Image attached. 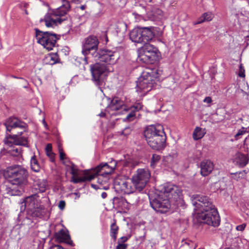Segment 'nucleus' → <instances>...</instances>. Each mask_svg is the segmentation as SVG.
Wrapping results in <instances>:
<instances>
[{
	"instance_id": "nucleus-37",
	"label": "nucleus",
	"mask_w": 249,
	"mask_h": 249,
	"mask_svg": "<svg viewBox=\"0 0 249 249\" xmlns=\"http://www.w3.org/2000/svg\"><path fill=\"white\" fill-rule=\"evenodd\" d=\"M59 152L60 156V159L61 160L63 161V163L66 165H69L67 163V159L66 157L65 154L64 153L62 149L59 147Z\"/></svg>"
},
{
	"instance_id": "nucleus-1",
	"label": "nucleus",
	"mask_w": 249,
	"mask_h": 249,
	"mask_svg": "<svg viewBox=\"0 0 249 249\" xmlns=\"http://www.w3.org/2000/svg\"><path fill=\"white\" fill-rule=\"evenodd\" d=\"M191 199L194 206L195 217L199 222L213 227L219 225L218 212L208 197L201 195H194Z\"/></svg>"
},
{
	"instance_id": "nucleus-11",
	"label": "nucleus",
	"mask_w": 249,
	"mask_h": 249,
	"mask_svg": "<svg viewBox=\"0 0 249 249\" xmlns=\"http://www.w3.org/2000/svg\"><path fill=\"white\" fill-rule=\"evenodd\" d=\"M151 177L149 170L147 169H138L132 177L133 184L136 186L137 191H142L148 182Z\"/></svg>"
},
{
	"instance_id": "nucleus-3",
	"label": "nucleus",
	"mask_w": 249,
	"mask_h": 249,
	"mask_svg": "<svg viewBox=\"0 0 249 249\" xmlns=\"http://www.w3.org/2000/svg\"><path fill=\"white\" fill-rule=\"evenodd\" d=\"M144 136L148 144L152 149L160 150L165 147L166 136L162 125L148 126L144 131Z\"/></svg>"
},
{
	"instance_id": "nucleus-16",
	"label": "nucleus",
	"mask_w": 249,
	"mask_h": 249,
	"mask_svg": "<svg viewBox=\"0 0 249 249\" xmlns=\"http://www.w3.org/2000/svg\"><path fill=\"white\" fill-rule=\"evenodd\" d=\"M40 204V200L37 195H32L27 197L21 203V210H27L28 213L33 211Z\"/></svg>"
},
{
	"instance_id": "nucleus-29",
	"label": "nucleus",
	"mask_w": 249,
	"mask_h": 249,
	"mask_svg": "<svg viewBox=\"0 0 249 249\" xmlns=\"http://www.w3.org/2000/svg\"><path fill=\"white\" fill-rule=\"evenodd\" d=\"M206 130L205 128H202L197 126L195 128L193 133V138L195 140H199L203 137L206 134Z\"/></svg>"
},
{
	"instance_id": "nucleus-14",
	"label": "nucleus",
	"mask_w": 249,
	"mask_h": 249,
	"mask_svg": "<svg viewBox=\"0 0 249 249\" xmlns=\"http://www.w3.org/2000/svg\"><path fill=\"white\" fill-rule=\"evenodd\" d=\"M114 183L115 187L124 194H132L137 190L136 186L133 184L132 178L127 179L117 178L115 180Z\"/></svg>"
},
{
	"instance_id": "nucleus-21",
	"label": "nucleus",
	"mask_w": 249,
	"mask_h": 249,
	"mask_svg": "<svg viewBox=\"0 0 249 249\" xmlns=\"http://www.w3.org/2000/svg\"><path fill=\"white\" fill-rule=\"evenodd\" d=\"M213 163L210 160H204L200 163V173L202 176H206L210 174L213 169Z\"/></svg>"
},
{
	"instance_id": "nucleus-4",
	"label": "nucleus",
	"mask_w": 249,
	"mask_h": 249,
	"mask_svg": "<svg viewBox=\"0 0 249 249\" xmlns=\"http://www.w3.org/2000/svg\"><path fill=\"white\" fill-rule=\"evenodd\" d=\"M160 74L161 71L156 68L145 69L137 82V91L145 94L150 91L159 81Z\"/></svg>"
},
{
	"instance_id": "nucleus-40",
	"label": "nucleus",
	"mask_w": 249,
	"mask_h": 249,
	"mask_svg": "<svg viewBox=\"0 0 249 249\" xmlns=\"http://www.w3.org/2000/svg\"><path fill=\"white\" fill-rule=\"evenodd\" d=\"M239 76L241 77H244L245 76V69L242 64H241L239 67Z\"/></svg>"
},
{
	"instance_id": "nucleus-19",
	"label": "nucleus",
	"mask_w": 249,
	"mask_h": 249,
	"mask_svg": "<svg viewBox=\"0 0 249 249\" xmlns=\"http://www.w3.org/2000/svg\"><path fill=\"white\" fill-rule=\"evenodd\" d=\"M56 240L59 242H63L71 246L73 243L71 239L70 235L67 230L62 229L56 232L54 235Z\"/></svg>"
},
{
	"instance_id": "nucleus-12",
	"label": "nucleus",
	"mask_w": 249,
	"mask_h": 249,
	"mask_svg": "<svg viewBox=\"0 0 249 249\" xmlns=\"http://www.w3.org/2000/svg\"><path fill=\"white\" fill-rule=\"evenodd\" d=\"M95 61L100 60L107 64V66H111L116 64L119 58V53L116 51L108 50H102L99 51L98 53H94Z\"/></svg>"
},
{
	"instance_id": "nucleus-36",
	"label": "nucleus",
	"mask_w": 249,
	"mask_h": 249,
	"mask_svg": "<svg viewBox=\"0 0 249 249\" xmlns=\"http://www.w3.org/2000/svg\"><path fill=\"white\" fill-rule=\"evenodd\" d=\"M160 159V157L157 154H153L151 158L150 166L154 168L156 164L159 162Z\"/></svg>"
},
{
	"instance_id": "nucleus-6",
	"label": "nucleus",
	"mask_w": 249,
	"mask_h": 249,
	"mask_svg": "<svg viewBox=\"0 0 249 249\" xmlns=\"http://www.w3.org/2000/svg\"><path fill=\"white\" fill-rule=\"evenodd\" d=\"M113 70L112 66H107L103 63H96L91 65L90 71L92 76L91 79L95 85L101 89V86L104 84L105 78Z\"/></svg>"
},
{
	"instance_id": "nucleus-49",
	"label": "nucleus",
	"mask_w": 249,
	"mask_h": 249,
	"mask_svg": "<svg viewBox=\"0 0 249 249\" xmlns=\"http://www.w3.org/2000/svg\"><path fill=\"white\" fill-rule=\"evenodd\" d=\"M101 196L103 198H105L107 196V194L106 192H103L101 194Z\"/></svg>"
},
{
	"instance_id": "nucleus-43",
	"label": "nucleus",
	"mask_w": 249,
	"mask_h": 249,
	"mask_svg": "<svg viewBox=\"0 0 249 249\" xmlns=\"http://www.w3.org/2000/svg\"><path fill=\"white\" fill-rule=\"evenodd\" d=\"M128 238L129 237L127 236H123L118 240V243L120 242L124 243L128 240Z\"/></svg>"
},
{
	"instance_id": "nucleus-22",
	"label": "nucleus",
	"mask_w": 249,
	"mask_h": 249,
	"mask_svg": "<svg viewBox=\"0 0 249 249\" xmlns=\"http://www.w3.org/2000/svg\"><path fill=\"white\" fill-rule=\"evenodd\" d=\"M142 108V105L141 103H137L134 106L131 107L129 108L127 107L126 110H124V111L127 112L130 111L128 114L126 118L124 119V121H132L135 116V112L140 110Z\"/></svg>"
},
{
	"instance_id": "nucleus-15",
	"label": "nucleus",
	"mask_w": 249,
	"mask_h": 249,
	"mask_svg": "<svg viewBox=\"0 0 249 249\" xmlns=\"http://www.w3.org/2000/svg\"><path fill=\"white\" fill-rule=\"evenodd\" d=\"M127 109L126 106L124 104L122 101L118 98H114L107 107L106 111L111 115H117L123 113V111Z\"/></svg>"
},
{
	"instance_id": "nucleus-52",
	"label": "nucleus",
	"mask_w": 249,
	"mask_h": 249,
	"mask_svg": "<svg viewBox=\"0 0 249 249\" xmlns=\"http://www.w3.org/2000/svg\"><path fill=\"white\" fill-rule=\"evenodd\" d=\"M99 116H100V117H104V116H105V113H103V112H102V113H101L99 114Z\"/></svg>"
},
{
	"instance_id": "nucleus-41",
	"label": "nucleus",
	"mask_w": 249,
	"mask_h": 249,
	"mask_svg": "<svg viewBox=\"0 0 249 249\" xmlns=\"http://www.w3.org/2000/svg\"><path fill=\"white\" fill-rule=\"evenodd\" d=\"M246 226V223L238 225L236 227V230L238 231H243L245 230Z\"/></svg>"
},
{
	"instance_id": "nucleus-27",
	"label": "nucleus",
	"mask_w": 249,
	"mask_h": 249,
	"mask_svg": "<svg viewBox=\"0 0 249 249\" xmlns=\"http://www.w3.org/2000/svg\"><path fill=\"white\" fill-rule=\"evenodd\" d=\"M247 173L245 170L230 173V178L236 181H241L246 177Z\"/></svg>"
},
{
	"instance_id": "nucleus-18",
	"label": "nucleus",
	"mask_w": 249,
	"mask_h": 249,
	"mask_svg": "<svg viewBox=\"0 0 249 249\" xmlns=\"http://www.w3.org/2000/svg\"><path fill=\"white\" fill-rule=\"evenodd\" d=\"M6 130L9 132L13 128L19 127L25 130L26 124L15 117L8 118L4 123Z\"/></svg>"
},
{
	"instance_id": "nucleus-46",
	"label": "nucleus",
	"mask_w": 249,
	"mask_h": 249,
	"mask_svg": "<svg viewBox=\"0 0 249 249\" xmlns=\"http://www.w3.org/2000/svg\"><path fill=\"white\" fill-rule=\"evenodd\" d=\"M203 102L204 103H206L207 104H211L212 102V98L211 97L208 96V97H206L204 100H203Z\"/></svg>"
},
{
	"instance_id": "nucleus-8",
	"label": "nucleus",
	"mask_w": 249,
	"mask_h": 249,
	"mask_svg": "<svg viewBox=\"0 0 249 249\" xmlns=\"http://www.w3.org/2000/svg\"><path fill=\"white\" fill-rule=\"evenodd\" d=\"M4 176L9 178L12 184L19 185L25 181L28 172L24 167L15 165L8 167L4 173Z\"/></svg>"
},
{
	"instance_id": "nucleus-50",
	"label": "nucleus",
	"mask_w": 249,
	"mask_h": 249,
	"mask_svg": "<svg viewBox=\"0 0 249 249\" xmlns=\"http://www.w3.org/2000/svg\"><path fill=\"white\" fill-rule=\"evenodd\" d=\"M24 82H25V83L26 84V85L24 86H23V88H25V89H27L28 88V82L27 80H26L25 79H23Z\"/></svg>"
},
{
	"instance_id": "nucleus-31",
	"label": "nucleus",
	"mask_w": 249,
	"mask_h": 249,
	"mask_svg": "<svg viewBox=\"0 0 249 249\" xmlns=\"http://www.w3.org/2000/svg\"><path fill=\"white\" fill-rule=\"evenodd\" d=\"M94 177L89 176L88 177L84 176L83 177H79L78 174L71 177V180L74 183H77L81 182H84L86 180H90L93 178Z\"/></svg>"
},
{
	"instance_id": "nucleus-10",
	"label": "nucleus",
	"mask_w": 249,
	"mask_h": 249,
	"mask_svg": "<svg viewBox=\"0 0 249 249\" xmlns=\"http://www.w3.org/2000/svg\"><path fill=\"white\" fill-rule=\"evenodd\" d=\"M36 38L37 42L48 51L53 50L56 40L58 39L55 34L49 32H42L38 30H36Z\"/></svg>"
},
{
	"instance_id": "nucleus-53",
	"label": "nucleus",
	"mask_w": 249,
	"mask_h": 249,
	"mask_svg": "<svg viewBox=\"0 0 249 249\" xmlns=\"http://www.w3.org/2000/svg\"><path fill=\"white\" fill-rule=\"evenodd\" d=\"M15 78H17V79H23V78L22 77H14Z\"/></svg>"
},
{
	"instance_id": "nucleus-42",
	"label": "nucleus",
	"mask_w": 249,
	"mask_h": 249,
	"mask_svg": "<svg viewBox=\"0 0 249 249\" xmlns=\"http://www.w3.org/2000/svg\"><path fill=\"white\" fill-rule=\"evenodd\" d=\"M47 155L50 158V160L52 162L54 161V154L51 151L50 152L46 153Z\"/></svg>"
},
{
	"instance_id": "nucleus-7",
	"label": "nucleus",
	"mask_w": 249,
	"mask_h": 249,
	"mask_svg": "<svg viewBox=\"0 0 249 249\" xmlns=\"http://www.w3.org/2000/svg\"><path fill=\"white\" fill-rule=\"evenodd\" d=\"M22 132L13 136L9 135L4 140L5 144L9 147L8 153L14 157L21 156V148L19 145L27 146V140L24 137H20Z\"/></svg>"
},
{
	"instance_id": "nucleus-32",
	"label": "nucleus",
	"mask_w": 249,
	"mask_h": 249,
	"mask_svg": "<svg viewBox=\"0 0 249 249\" xmlns=\"http://www.w3.org/2000/svg\"><path fill=\"white\" fill-rule=\"evenodd\" d=\"M30 164L33 171L35 172H38L40 171V166L35 155L31 158Z\"/></svg>"
},
{
	"instance_id": "nucleus-25",
	"label": "nucleus",
	"mask_w": 249,
	"mask_h": 249,
	"mask_svg": "<svg viewBox=\"0 0 249 249\" xmlns=\"http://www.w3.org/2000/svg\"><path fill=\"white\" fill-rule=\"evenodd\" d=\"M246 133H249V135L246 138L244 142L246 144L249 145V127H243L238 130L237 133L235 135L234 138L236 140H238L240 139L243 135Z\"/></svg>"
},
{
	"instance_id": "nucleus-5",
	"label": "nucleus",
	"mask_w": 249,
	"mask_h": 249,
	"mask_svg": "<svg viewBox=\"0 0 249 249\" xmlns=\"http://www.w3.org/2000/svg\"><path fill=\"white\" fill-rule=\"evenodd\" d=\"M63 4L59 8L46 14L43 18L39 20L40 23L44 24L48 28H54L65 20L62 17L66 15L70 8L69 3L62 0Z\"/></svg>"
},
{
	"instance_id": "nucleus-17",
	"label": "nucleus",
	"mask_w": 249,
	"mask_h": 249,
	"mask_svg": "<svg viewBox=\"0 0 249 249\" xmlns=\"http://www.w3.org/2000/svg\"><path fill=\"white\" fill-rule=\"evenodd\" d=\"M110 163L112 164L111 166L108 165L107 163L100 164L95 169L96 174H101L109 177V175L113 172L117 165V162L113 160L110 162Z\"/></svg>"
},
{
	"instance_id": "nucleus-9",
	"label": "nucleus",
	"mask_w": 249,
	"mask_h": 249,
	"mask_svg": "<svg viewBox=\"0 0 249 249\" xmlns=\"http://www.w3.org/2000/svg\"><path fill=\"white\" fill-rule=\"evenodd\" d=\"M153 27L134 28L130 33V39L134 42L145 43L152 40L154 36Z\"/></svg>"
},
{
	"instance_id": "nucleus-54",
	"label": "nucleus",
	"mask_w": 249,
	"mask_h": 249,
	"mask_svg": "<svg viewBox=\"0 0 249 249\" xmlns=\"http://www.w3.org/2000/svg\"><path fill=\"white\" fill-rule=\"evenodd\" d=\"M44 124L45 125H46V123L45 122V121H44Z\"/></svg>"
},
{
	"instance_id": "nucleus-13",
	"label": "nucleus",
	"mask_w": 249,
	"mask_h": 249,
	"mask_svg": "<svg viewBox=\"0 0 249 249\" xmlns=\"http://www.w3.org/2000/svg\"><path fill=\"white\" fill-rule=\"evenodd\" d=\"M99 41L96 37L94 36H90L84 40L82 45V53L83 55L86 56L90 55L94 59V53H98L97 51Z\"/></svg>"
},
{
	"instance_id": "nucleus-44",
	"label": "nucleus",
	"mask_w": 249,
	"mask_h": 249,
	"mask_svg": "<svg viewBox=\"0 0 249 249\" xmlns=\"http://www.w3.org/2000/svg\"><path fill=\"white\" fill-rule=\"evenodd\" d=\"M65 205H66L65 202L63 200H61L59 203L58 207L60 209L63 210L64 209V208L65 207Z\"/></svg>"
},
{
	"instance_id": "nucleus-48",
	"label": "nucleus",
	"mask_w": 249,
	"mask_h": 249,
	"mask_svg": "<svg viewBox=\"0 0 249 249\" xmlns=\"http://www.w3.org/2000/svg\"><path fill=\"white\" fill-rule=\"evenodd\" d=\"M51 249H64L59 245H54L51 248Z\"/></svg>"
},
{
	"instance_id": "nucleus-38",
	"label": "nucleus",
	"mask_w": 249,
	"mask_h": 249,
	"mask_svg": "<svg viewBox=\"0 0 249 249\" xmlns=\"http://www.w3.org/2000/svg\"><path fill=\"white\" fill-rule=\"evenodd\" d=\"M140 196L138 194H134L132 196V199L130 200V203L132 205H136L140 201Z\"/></svg>"
},
{
	"instance_id": "nucleus-56",
	"label": "nucleus",
	"mask_w": 249,
	"mask_h": 249,
	"mask_svg": "<svg viewBox=\"0 0 249 249\" xmlns=\"http://www.w3.org/2000/svg\"><path fill=\"white\" fill-rule=\"evenodd\" d=\"M85 59L87 61V58L86 57L85 58Z\"/></svg>"
},
{
	"instance_id": "nucleus-24",
	"label": "nucleus",
	"mask_w": 249,
	"mask_h": 249,
	"mask_svg": "<svg viewBox=\"0 0 249 249\" xmlns=\"http://www.w3.org/2000/svg\"><path fill=\"white\" fill-rule=\"evenodd\" d=\"M144 45L139 50L148 53V54L152 55L153 57L156 58V54L158 52V49L153 45L147 43H144Z\"/></svg>"
},
{
	"instance_id": "nucleus-20",
	"label": "nucleus",
	"mask_w": 249,
	"mask_h": 249,
	"mask_svg": "<svg viewBox=\"0 0 249 249\" xmlns=\"http://www.w3.org/2000/svg\"><path fill=\"white\" fill-rule=\"evenodd\" d=\"M98 175L97 177V183H98L97 188H96V185L92 184V187L94 188H98L100 189L107 190L109 188V177L104 176L101 174H97Z\"/></svg>"
},
{
	"instance_id": "nucleus-26",
	"label": "nucleus",
	"mask_w": 249,
	"mask_h": 249,
	"mask_svg": "<svg viewBox=\"0 0 249 249\" xmlns=\"http://www.w3.org/2000/svg\"><path fill=\"white\" fill-rule=\"evenodd\" d=\"M235 162L239 166L243 167L248 163V158L246 155L238 153L236 156Z\"/></svg>"
},
{
	"instance_id": "nucleus-39",
	"label": "nucleus",
	"mask_w": 249,
	"mask_h": 249,
	"mask_svg": "<svg viewBox=\"0 0 249 249\" xmlns=\"http://www.w3.org/2000/svg\"><path fill=\"white\" fill-rule=\"evenodd\" d=\"M127 244L119 242L116 246V249H126Z\"/></svg>"
},
{
	"instance_id": "nucleus-45",
	"label": "nucleus",
	"mask_w": 249,
	"mask_h": 249,
	"mask_svg": "<svg viewBox=\"0 0 249 249\" xmlns=\"http://www.w3.org/2000/svg\"><path fill=\"white\" fill-rule=\"evenodd\" d=\"M52 146L51 143H48L46 146V153L50 152L51 151H52Z\"/></svg>"
},
{
	"instance_id": "nucleus-47",
	"label": "nucleus",
	"mask_w": 249,
	"mask_h": 249,
	"mask_svg": "<svg viewBox=\"0 0 249 249\" xmlns=\"http://www.w3.org/2000/svg\"><path fill=\"white\" fill-rule=\"evenodd\" d=\"M71 174L72 176L76 175L78 174V171L77 169H75L73 166L71 168Z\"/></svg>"
},
{
	"instance_id": "nucleus-28",
	"label": "nucleus",
	"mask_w": 249,
	"mask_h": 249,
	"mask_svg": "<svg viewBox=\"0 0 249 249\" xmlns=\"http://www.w3.org/2000/svg\"><path fill=\"white\" fill-rule=\"evenodd\" d=\"M45 213V211L43 207L40 204L37 206L33 211H31L28 213L33 217H41L43 216Z\"/></svg>"
},
{
	"instance_id": "nucleus-34",
	"label": "nucleus",
	"mask_w": 249,
	"mask_h": 249,
	"mask_svg": "<svg viewBox=\"0 0 249 249\" xmlns=\"http://www.w3.org/2000/svg\"><path fill=\"white\" fill-rule=\"evenodd\" d=\"M119 228L117 226L116 222H114L110 226V236L114 240H116L117 238V234L118 233Z\"/></svg>"
},
{
	"instance_id": "nucleus-35",
	"label": "nucleus",
	"mask_w": 249,
	"mask_h": 249,
	"mask_svg": "<svg viewBox=\"0 0 249 249\" xmlns=\"http://www.w3.org/2000/svg\"><path fill=\"white\" fill-rule=\"evenodd\" d=\"M38 189L41 192H44L46 188L47 183L45 179H39L36 182Z\"/></svg>"
},
{
	"instance_id": "nucleus-2",
	"label": "nucleus",
	"mask_w": 249,
	"mask_h": 249,
	"mask_svg": "<svg viewBox=\"0 0 249 249\" xmlns=\"http://www.w3.org/2000/svg\"><path fill=\"white\" fill-rule=\"evenodd\" d=\"M181 194L179 188L171 183L160 186L154 196H149L152 208L160 213H165L170 208L171 203L177 201Z\"/></svg>"
},
{
	"instance_id": "nucleus-30",
	"label": "nucleus",
	"mask_w": 249,
	"mask_h": 249,
	"mask_svg": "<svg viewBox=\"0 0 249 249\" xmlns=\"http://www.w3.org/2000/svg\"><path fill=\"white\" fill-rule=\"evenodd\" d=\"M214 15L212 12H208L205 13L199 18L196 24H200L205 21H211Z\"/></svg>"
},
{
	"instance_id": "nucleus-33",
	"label": "nucleus",
	"mask_w": 249,
	"mask_h": 249,
	"mask_svg": "<svg viewBox=\"0 0 249 249\" xmlns=\"http://www.w3.org/2000/svg\"><path fill=\"white\" fill-rule=\"evenodd\" d=\"M48 63L50 65H53L58 62L59 57L56 53H52L47 56L46 58Z\"/></svg>"
},
{
	"instance_id": "nucleus-55",
	"label": "nucleus",
	"mask_w": 249,
	"mask_h": 249,
	"mask_svg": "<svg viewBox=\"0 0 249 249\" xmlns=\"http://www.w3.org/2000/svg\"><path fill=\"white\" fill-rule=\"evenodd\" d=\"M81 8H82V9H84V6H82Z\"/></svg>"
},
{
	"instance_id": "nucleus-23",
	"label": "nucleus",
	"mask_w": 249,
	"mask_h": 249,
	"mask_svg": "<svg viewBox=\"0 0 249 249\" xmlns=\"http://www.w3.org/2000/svg\"><path fill=\"white\" fill-rule=\"evenodd\" d=\"M155 59L152 55L148 54L145 52L139 50L137 60L143 63H151Z\"/></svg>"
},
{
	"instance_id": "nucleus-51",
	"label": "nucleus",
	"mask_w": 249,
	"mask_h": 249,
	"mask_svg": "<svg viewBox=\"0 0 249 249\" xmlns=\"http://www.w3.org/2000/svg\"><path fill=\"white\" fill-rule=\"evenodd\" d=\"M74 195L76 196L75 198H79L80 197V195L78 193H74Z\"/></svg>"
}]
</instances>
